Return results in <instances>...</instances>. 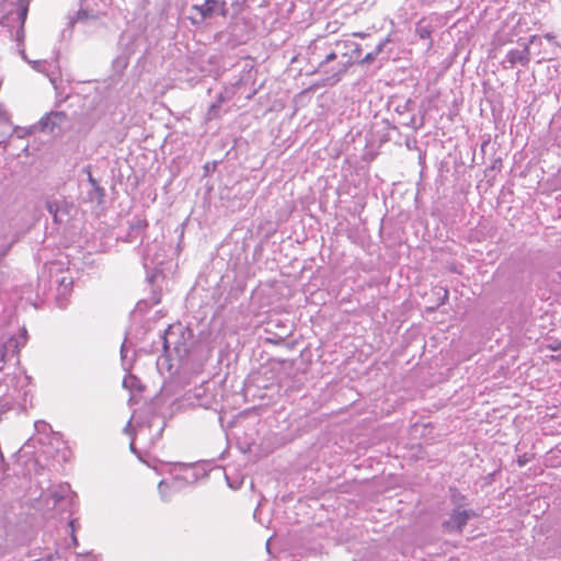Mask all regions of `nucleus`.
<instances>
[{"label": "nucleus", "instance_id": "1", "mask_svg": "<svg viewBox=\"0 0 561 561\" xmlns=\"http://www.w3.org/2000/svg\"><path fill=\"white\" fill-rule=\"evenodd\" d=\"M341 43H335V48L331 44L311 46L312 60L317 62L313 72L323 77V85H333L341 80L353 65V56L347 53H340Z\"/></svg>", "mask_w": 561, "mask_h": 561}, {"label": "nucleus", "instance_id": "2", "mask_svg": "<svg viewBox=\"0 0 561 561\" xmlns=\"http://www.w3.org/2000/svg\"><path fill=\"white\" fill-rule=\"evenodd\" d=\"M191 11L194 13L188 16L193 25H201L206 20L211 19L216 13L227 16L228 9L225 0H205L202 4H193Z\"/></svg>", "mask_w": 561, "mask_h": 561}, {"label": "nucleus", "instance_id": "3", "mask_svg": "<svg viewBox=\"0 0 561 561\" xmlns=\"http://www.w3.org/2000/svg\"><path fill=\"white\" fill-rule=\"evenodd\" d=\"M472 516H474V514L471 512L455 510L451 513L449 520H447L445 523V526L448 529H456L458 531H461L462 527L467 524L468 519Z\"/></svg>", "mask_w": 561, "mask_h": 561}, {"label": "nucleus", "instance_id": "4", "mask_svg": "<svg viewBox=\"0 0 561 561\" xmlns=\"http://www.w3.org/2000/svg\"><path fill=\"white\" fill-rule=\"evenodd\" d=\"M507 61L514 66L516 64L527 65L530 60L529 45L526 44L524 49H512L507 53Z\"/></svg>", "mask_w": 561, "mask_h": 561}, {"label": "nucleus", "instance_id": "5", "mask_svg": "<svg viewBox=\"0 0 561 561\" xmlns=\"http://www.w3.org/2000/svg\"><path fill=\"white\" fill-rule=\"evenodd\" d=\"M423 21H420L417 24H416V34L419 35V37L421 39H431L432 38V27L431 26H427V25H423L422 24ZM432 43V41H430V44Z\"/></svg>", "mask_w": 561, "mask_h": 561}, {"label": "nucleus", "instance_id": "6", "mask_svg": "<svg viewBox=\"0 0 561 561\" xmlns=\"http://www.w3.org/2000/svg\"><path fill=\"white\" fill-rule=\"evenodd\" d=\"M383 46H385V42H380L373 53H368L363 58L362 62H366V64L371 62L376 58V56L381 53Z\"/></svg>", "mask_w": 561, "mask_h": 561}, {"label": "nucleus", "instance_id": "7", "mask_svg": "<svg viewBox=\"0 0 561 561\" xmlns=\"http://www.w3.org/2000/svg\"><path fill=\"white\" fill-rule=\"evenodd\" d=\"M527 461H528V459L526 458V455L519 456L517 459V463L519 466H524Z\"/></svg>", "mask_w": 561, "mask_h": 561}, {"label": "nucleus", "instance_id": "8", "mask_svg": "<svg viewBox=\"0 0 561 561\" xmlns=\"http://www.w3.org/2000/svg\"><path fill=\"white\" fill-rule=\"evenodd\" d=\"M353 35L354 36H358V37H365L366 36V34H364V33H354Z\"/></svg>", "mask_w": 561, "mask_h": 561}, {"label": "nucleus", "instance_id": "9", "mask_svg": "<svg viewBox=\"0 0 561 561\" xmlns=\"http://www.w3.org/2000/svg\"><path fill=\"white\" fill-rule=\"evenodd\" d=\"M80 16H81V18H84V16H85V13H83V12H78V18H80Z\"/></svg>", "mask_w": 561, "mask_h": 561}, {"label": "nucleus", "instance_id": "10", "mask_svg": "<svg viewBox=\"0 0 561 561\" xmlns=\"http://www.w3.org/2000/svg\"><path fill=\"white\" fill-rule=\"evenodd\" d=\"M80 16H81V18H84V16H85V13H83V12H78V18H80Z\"/></svg>", "mask_w": 561, "mask_h": 561}]
</instances>
